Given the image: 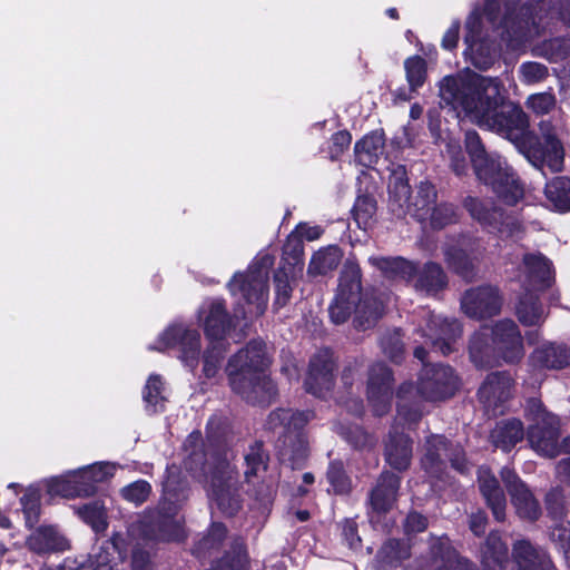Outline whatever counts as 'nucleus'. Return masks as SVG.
<instances>
[{
  "label": "nucleus",
  "mask_w": 570,
  "mask_h": 570,
  "mask_svg": "<svg viewBox=\"0 0 570 570\" xmlns=\"http://www.w3.org/2000/svg\"><path fill=\"white\" fill-rule=\"evenodd\" d=\"M503 90L498 78L471 71L445 76L439 82L442 105L513 142L523 141L527 156L534 166L547 165L552 173L560 171L564 150L557 126L550 120H542L539 124L540 137L528 135V116L520 106L504 104Z\"/></svg>",
  "instance_id": "obj_1"
},
{
  "label": "nucleus",
  "mask_w": 570,
  "mask_h": 570,
  "mask_svg": "<svg viewBox=\"0 0 570 570\" xmlns=\"http://www.w3.org/2000/svg\"><path fill=\"white\" fill-rule=\"evenodd\" d=\"M265 344L249 342L233 355L226 366L232 390L253 404H269L277 391L268 375Z\"/></svg>",
  "instance_id": "obj_2"
},
{
  "label": "nucleus",
  "mask_w": 570,
  "mask_h": 570,
  "mask_svg": "<svg viewBox=\"0 0 570 570\" xmlns=\"http://www.w3.org/2000/svg\"><path fill=\"white\" fill-rule=\"evenodd\" d=\"M124 535L127 538V550L131 547L132 570H151L150 553L140 548L142 544L181 541L186 537L183 521L177 517V507L168 502H163L157 511L145 513Z\"/></svg>",
  "instance_id": "obj_3"
},
{
  "label": "nucleus",
  "mask_w": 570,
  "mask_h": 570,
  "mask_svg": "<svg viewBox=\"0 0 570 570\" xmlns=\"http://www.w3.org/2000/svg\"><path fill=\"white\" fill-rule=\"evenodd\" d=\"M469 353L478 367L520 362L524 346L518 325L511 320H502L492 328L481 327L470 341Z\"/></svg>",
  "instance_id": "obj_4"
},
{
  "label": "nucleus",
  "mask_w": 570,
  "mask_h": 570,
  "mask_svg": "<svg viewBox=\"0 0 570 570\" xmlns=\"http://www.w3.org/2000/svg\"><path fill=\"white\" fill-rule=\"evenodd\" d=\"M458 377L450 366H425L417 387L411 383L400 386L397 392V415L407 423H415L422 416L421 400L440 401L454 394Z\"/></svg>",
  "instance_id": "obj_5"
},
{
  "label": "nucleus",
  "mask_w": 570,
  "mask_h": 570,
  "mask_svg": "<svg viewBox=\"0 0 570 570\" xmlns=\"http://www.w3.org/2000/svg\"><path fill=\"white\" fill-rule=\"evenodd\" d=\"M515 8L508 7L501 21L505 30L508 40L523 42L540 33V29L548 28L554 16L558 13L560 19L570 26V2L566 0L557 9L550 7V0H530L528 4L522 6L519 12Z\"/></svg>",
  "instance_id": "obj_6"
},
{
  "label": "nucleus",
  "mask_w": 570,
  "mask_h": 570,
  "mask_svg": "<svg viewBox=\"0 0 570 570\" xmlns=\"http://www.w3.org/2000/svg\"><path fill=\"white\" fill-rule=\"evenodd\" d=\"M274 256L265 254L246 273H239L229 282L232 295L239 296L244 305L235 309L234 317L259 316L268 302V275Z\"/></svg>",
  "instance_id": "obj_7"
},
{
  "label": "nucleus",
  "mask_w": 570,
  "mask_h": 570,
  "mask_svg": "<svg viewBox=\"0 0 570 570\" xmlns=\"http://www.w3.org/2000/svg\"><path fill=\"white\" fill-rule=\"evenodd\" d=\"M389 208L399 218L410 215L424 222L430 218L435 206L436 190L430 183H421L412 197L407 180L396 176L389 184Z\"/></svg>",
  "instance_id": "obj_8"
},
{
  "label": "nucleus",
  "mask_w": 570,
  "mask_h": 570,
  "mask_svg": "<svg viewBox=\"0 0 570 570\" xmlns=\"http://www.w3.org/2000/svg\"><path fill=\"white\" fill-rule=\"evenodd\" d=\"M311 412H294L292 410H277L269 414L267 426L269 430H281L284 433L283 448L279 451L282 461L299 465L308 454V444L301 432L312 419Z\"/></svg>",
  "instance_id": "obj_9"
},
{
  "label": "nucleus",
  "mask_w": 570,
  "mask_h": 570,
  "mask_svg": "<svg viewBox=\"0 0 570 570\" xmlns=\"http://www.w3.org/2000/svg\"><path fill=\"white\" fill-rule=\"evenodd\" d=\"M205 487L212 503L222 513L234 515L240 509L237 473L226 459L210 466Z\"/></svg>",
  "instance_id": "obj_10"
},
{
  "label": "nucleus",
  "mask_w": 570,
  "mask_h": 570,
  "mask_svg": "<svg viewBox=\"0 0 570 570\" xmlns=\"http://www.w3.org/2000/svg\"><path fill=\"white\" fill-rule=\"evenodd\" d=\"M527 417L532 422L528 431L531 448L541 455L554 458L560 450L557 445L559 432L558 419L548 413L539 400H530L527 405Z\"/></svg>",
  "instance_id": "obj_11"
},
{
  "label": "nucleus",
  "mask_w": 570,
  "mask_h": 570,
  "mask_svg": "<svg viewBox=\"0 0 570 570\" xmlns=\"http://www.w3.org/2000/svg\"><path fill=\"white\" fill-rule=\"evenodd\" d=\"M485 168L488 178H478L484 184L490 185L504 204L515 205L522 199V186L519 184L511 168L499 155L489 153V161Z\"/></svg>",
  "instance_id": "obj_12"
},
{
  "label": "nucleus",
  "mask_w": 570,
  "mask_h": 570,
  "mask_svg": "<svg viewBox=\"0 0 570 570\" xmlns=\"http://www.w3.org/2000/svg\"><path fill=\"white\" fill-rule=\"evenodd\" d=\"M392 373L381 363L374 364L368 374L367 400L375 415L386 414L392 400Z\"/></svg>",
  "instance_id": "obj_13"
},
{
  "label": "nucleus",
  "mask_w": 570,
  "mask_h": 570,
  "mask_svg": "<svg viewBox=\"0 0 570 570\" xmlns=\"http://www.w3.org/2000/svg\"><path fill=\"white\" fill-rule=\"evenodd\" d=\"M480 14L473 12L466 20L468 32L464 38L466 45L464 55L470 58L476 68L487 69L493 63L497 57V49L491 42L480 38Z\"/></svg>",
  "instance_id": "obj_14"
},
{
  "label": "nucleus",
  "mask_w": 570,
  "mask_h": 570,
  "mask_svg": "<svg viewBox=\"0 0 570 570\" xmlns=\"http://www.w3.org/2000/svg\"><path fill=\"white\" fill-rule=\"evenodd\" d=\"M461 308L465 315L476 320L497 315L501 308L498 289L484 286L466 291L461 299Z\"/></svg>",
  "instance_id": "obj_15"
},
{
  "label": "nucleus",
  "mask_w": 570,
  "mask_h": 570,
  "mask_svg": "<svg viewBox=\"0 0 570 570\" xmlns=\"http://www.w3.org/2000/svg\"><path fill=\"white\" fill-rule=\"evenodd\" d=\"M501 478L511 495L517 513L522 519L537 520L541 514L540 504L527 485L509 468L502 469Z\"/></svg>",
  "instance_id": "obj_16"
},
{
  "label": "nucleus",
  "mask_w": 570,
  "mask_h": 570,
  "mask_svg": "<svg viewBox=\"0 0 570 570\" xmlns=\"http://www.w3.org/2000/svg\"><path fill=\"white\" fill-rule=\"evenodd\" d=\"M546 509L554 521L551 538L559 543L567 560L570 562V522H563V518L570 513V505L566 507L564 497L560 489H552L546 495Z\"/></svg>",
  "instance_id": "obj_17"
},
{
  "label": "nucleus",
  "mask_w": 570,
  "mask_h": 570,
  "mask_svg": "<svg viewBox=\"0 0 570 570\" xmlns=\"http://www.w3.org/2000/svg\"><path fill=\"white\" fill-rule=\"evenodd\" d=\"M361 282L356 272L341 277L338 291L330 306V315L335 324L344 323L360 301Z\"/></svg>",
  "instance_id": "obj_18"
},
{
  "label": "nucleus",
  "mask_w": 570,
  "mask_h": 570,
  "mask_svg": "<svg viewBox=\"0 0 570 570\" xmlns=\"http://www.w3.org/2000/svg\"><path fill=\"white\" fill-rule=\"evenodd\" d=\"M170 347H178L183 360L194 365L199 354L200 336L196 331L180 324L171 325L160 335L158 350Z\"/></svg>",
  "instance_id": "obj_19"
},
{
  "label": "nucleus",
  "mask_w": 570,
  "mask_h": 570,
  "mask_svg": "<svg viewBox=\"0 0 570 570\" xmlns=\"http://www.w3.org/2000/svg\"><path fill=\"white\" fill-rule=\"evenodd\" d=\"M448 443L443 436L434 435L426 442V453L422 459V465L429 473H436L442 464V458L449 456L452 466L460 472L468 470L464 453L460 446H455L448 453Z\"/></svg>",
  "instance_id": "obj_20"
},
{
  "label": "nucleus",
  "mask_w": 570,
  "mask_h": 570,
  "mask_svg": "<svg viewBox=\"0 0 570 570\" xmlns=\"http://www.w3.org/2000/svg\"><path fill=\"white\" fill-rule=\"evenodd\" d=\"M335 362L330 351H321L311 360L308 375L305 381L307 392L323 396L334 382Z\"/></svg>",
  "instance_id": "obj_21"
},
{
  "label": "nucleus",
  "mask_w": 570,
  "mask_h": 570,
  "mask_svg": "<svg viewBox=\"0 0 570 570\" xmlns=\"http://www.w3.org/2000/svg\"><path fill=\"white\" fill-rule=\"evenodd\" d=\"M199 322L210 342L222 343L232 327V318L220 301L205 302L198 312Z\"/></svg>",
  "instance_id": "obj_22"
},
{
  "label": "nucleus",
  "mask_w": 570,
  "mask_h": 570,
  "mask_svg": "<svg viewBox=\"0 0 570 570\" xmlns=\"http://www.w3.org/2000/svg\"><path fill=\"white\" fill-rule=\"evenodd\" d=\"M511 570H557L550 556L528 540H519L512 548Z\"/></svg>",
  "instance_id": "obj_23"
},
{
  "label": "nucleus",
  "mask_w": 570,
  "mask_h": 570,
  "mask_svg": "<svg viewBox=\"0 0 570 570\" xmlns=\"http://www.w3.org/2000/svg\"><path fill=\"white\" fill-rule=\"evenodd\" d=\"M127 556V538L122 533H115L106 541L89 560L92 570H117L116 567Z\"/></svg>",
  "instance_id": "obj_24"
},
{
  "label": "nucleus",
  "mask_w": 570,
  "mask_h": 570,
  "mask_svg": "<svg viewBox=\"0 0 570 570\" xmlns=\"http://www.w3.org/2000/svg\"><path fill=\"white\" fill-rule=\"evenodd\" d=\"M428 331L433 348L440 351L443 355H448L453 351L452 344L462 333L461 326L456 321L441 320L435 316H432Z\"/></svg>",
  "instance_id": "obj_25"
},
{
  "label": "nucleus",
  "mask_w": 570,
  "mask_h": 570,
  "mask_svg": "<svg viewBox=\"0 0 570 570\" xmlns=\"http://www.w3.org/2000/svg\"><path fill=\"white\" fill-rule=\"evenodd\" d=\"M512 379L504 373H491L479 390L481 402L488 409H495L511 395Z\"/></svg>",
  "instance_id": "obj_26"
},
{
  "label": "nucleus",
  "mask_w": 570,
  "mask_h": 570,
  "mask_svg": "<svg viewBox=\"0 0 570 570\" xmlns=\"http://www.w3.org/2000/svg\"><path fill=\"white\" fill-rule=\"evenodd\" d=\"M523 266L527 279L535 289H543L553 281L552 262L543 254L535 252L523 256Z\"/></svg>",
  "instance_id": "obj_27"
},
{
  "label": "nucleus",
  "mask_w": 570,
  "mask_h": 570,
  "mask_svg": "<svg viewBox=\"0 0 570 570\" xmlns=\"http://www.w3.org/2000/svg\"><path fill=\"white\" fill-rule=\"evenodd\" d=\"M479 487L488 505L491 508L494 518L498 521H503L507 504L505 495L495 476L487 468H481L479 470Z\"/></svg>",
  "instance_id": "obj_28"
},
{
  "label": "nucleus",
  "mask_w": 570,
  "mask_h": 570,
  "mask_svg": "<svg viewBox=\"0 0 570 570\" xmlns=\"http://www.w3.org/2000/svg\"><path fill=\"white\" fill-rule=\"evenodd\" d=\"M480 255L479 246L473 247L465 242L460 247L449 248L445 252L449 265L465 279L473 277L475 262L479 261Z\"/></svg>",
  "instance_id": "obj_29"
},
{
  "label": "nucleus",
  "mask_w": 570,
  "mask_h": 570,
  "mask_svg": "<svg viewBox=\"0 0 570 570\" xmlns=\"http://www.w3.org/2000/svg\"><path fill=\"white\" fill-rule=\"evenodd\" d=\"M400 487V478L392 473H383L376 487L371 493V504L377 512L390 510L395 500Z\"/></svg>",
  "instance_id": "obj_30"
},
{
  "label": "nucleus",
  "mask_w": 570,
  "mask_h": 570,
  "mask_svg": "<svg viewBox=\"0 0 570 570\" xmlns=\"http://www.w3.org/2000/svg\"><path fill=\"white\" fill-rule=\"evenodd\" d=\"M28 547L38 554L63 551L68 541L53 527H42L36 530L28 539Z\"/></svg>",
  "instance_id": "obj_31"
},
{
  "label": "nucleus",
  "mask_w": 570,
  "mask_h": 570,
  "mask_svg": "<svg viewBox=\"0 0 570 570\" xmlns=\"http://www.w3.org/2000/svg\"><path fill=\"white\" fill-rule=\"evenodd\" d=\"M508 559V546L498 533H490L481 549L483 570H505Z\"/></svg>",
  "instance_id": "obj_32"
},
{
  "label": "nucleus",
  "mask_w": 570,
  "mask_h": 570,
  "mask_svg": "<svg viewBox=\"0 0 570 570\" xmlns=\"http://www.w3.org/2000/svg\"><path fill=\"white\" fill-rule=\"evenodd\" d=\"M462 205L471 218L483 226L497 227L499 218L502 217L501 209L497 208L489 199L466 196L463 199Z\"/></svg>",
  "instance_id": "obj_33"
},
{
  "label": "nucleus",
  "mask_w": 570,
  "mask_h": 570,
  "mask_svg": "<svg viewBox=\"0 0 570 570\" xmlns=\"http://www.w3.org/2000/svg\"><path fill=\"white\" fill-rule=\"evenodd\" d=\"M387 463L395 470H406L412 458L410 439L404 434H391L385 448Z\"/></svg>",
  "instance_id": "obj_34"
},
{
  "label": "nucleus",
  "mask_w": 570,
  "mask_h": 570,
  "mask_svg": "<svg viewBox=\"0 0 570 570\" xmlns=\"http://www.w3.org/2000/svg\"><path fill=\"white\" fill-rule=\"evenodd\" d=\"M530 360L537 367L562 368L570 362V352L562 345L547 344L537 348Z\"/></svg>",
  "instance_id": "obj_35"
},
{
  "label": "nucleus",
  "mask_w": 570,
  "mask_h": 570,
  "mask_svg": "<svg viewBox=\"0 0 570 570\" xmlns=\"http://www.w3.org/2000/svg\"><path fill=\"white\" fill-rule=\"evenodd\" d=\"M383 134L379 131L371 132L355 144V159L364 167H372L383 154Z\"/></svg>",
  "instance_id": "obj_36"
},
{
  "label": "nucleus",
  "mask_w": 570,
  "mask_h": 570,
  "mask_svg": "<svg viewBox=\"0 0 570 570\" xmlns=\"http://www.w3.org/2000/svg\"><path fill=\"white\" fill-rule=\"evenodd\" d=\"M524 436L523 425L520 420L502 421L491 432V440L495 448L509 451Z\"/></svg>",
  "instance_id": "obj_37"
},
{
  "label": "nucleus",
  "mask_w": 570,
  "mask_h": 570,
  "mask_svg": "<svg viewBox=\"0 0 570 570\" xmlns=\"http://www.w3.org/2000/svg\"><path fill=\"white\" fill-rule=\"evenodd\" d=\"M370 261L389 278L412 281L416 275V267L401 257H374Z\"/></svg>",
  "instance_id": "obj_38"
},
{
  "label": "nucleus",
  "mask_w": 570,
  "mask_h": 570,
  "mask_svg": "<svg viewBox=\"0 0 570 570\" xmlns=\"http://www.w3.org/2000/svg\"><path fill=\"white\" fill-rule=\"evenodd\" d=\"M75 483H80L77 472L68 478H55L48 482V492L50 495L63 498L89 497L94 494L92 484L76 485Z\"/></svg>",
  "instance_id": "obj_39"
},
{
  "label": "nucleus",
  "mask_w": 570,
  "mask_h": 570,
  "mask_svg": "<svg viewBox=\"0 0 570 570\" xmlns=\"http://www.w3.org/2000/svg\"><path fill=\"white\" fill-rule=\"evenodd\" d=\"M323 233L320 226H309L307 224H299L296 229L287 237L284 245V255H291L292 258L298 263L303 255L302 238L309 242L318 239Z\"/></svg>",
  "instance_id": "obj_40"
},
{
  "label": "nucleus",
  "mask_w": 570,
  "mask_h": 570,
  "mask_svg": "<svg viewBox=\"0 0 570 570\" xmlns=\"http://www.w3.org/2000/svg\"><path fill=\"white\" fill-rule=\"evenodd\" d=\"M342 259V253L337 246L321 248L311 258L308 274L312 276L325 275L334 271Z\"/></svg>",
  "instance_id": "obj_41"
},
{
  "label": "nucleus",
  "mask_w": 570,
  "mask_h": 570,
  "mask_svg": "<svg viewBox=\"0 0 570 570\" xmlns=\"http://www.w3.org/2000/svg\"><path fill=\"white\" fill-rule=\"evenodd\" d=\"M465 147L470 155L476 177L488 178L485 166L489 161V153L484 149L481 139L475 131L466 132Z\"/></svg>",
  "instance_id": "obj_42"
},
{
  "label": "nucleus",
  "mask_w": 570,
  "mask_h": 570,
  "mask_svg": "<svg viewBox=\"0 0 570 570\" xmlns=\"http://www.w3.org/2000/svg\"><path fill=\"white\" fill-rule=\"evenodd\" d=\"M445 286V275L442 268L433 263L426 264L419 273L414 283L417 291L434 293Z\"/></svg>",
  "instance_id": "obj_43"
},
{
  "label": "nucleus",
  "mask_w": 570,
  "mask_h": 570,
  "mask_svg": "<svg viewBox=\"0 0 570 570\" xmlns=\"http://www.w3.org/2000/svg\"><path fill=\"white\" fill-rule=\"evenodd\" d=\"M76 512L96 532H102L108 527L106 508L100 501H92L78 507Z\"/></svg>",
  "instance_id": "obj_44"
},
{
  "label": "nucleus",
  "mask_w": 570,
  "mask_h": 570,
  "mask_svg": "<svg viewBox=\"0 0 570 570\" xmlns=\"http://www.w3.org/2000/svg\"><path fill=\"white\" fill-rule=\"evenodd\" d=\"M546 195L558 210H570V181L558 178L547 184Z\"/></svg>",
  "instance_id": "obj_45"
},
{
  "label": "nucleus",
  "mask_w": 570,
  "mask_h": 570,
  "mask_svg": "<svg viewBox=\"0 0 570 570\" xmlns=\"http://www.w3.org/2000/svg\"><path fill=\"white\" fill-rule=\"evenodd\" d=\"M535 52L549 60H562L570 55V38H554L542 42Z\"/></svg>",
  "instance_id": "obj_46"
},
{
  "label": "nucleus",
  "mask_w": 570,
  "mask_h": 570,
  "mask_svg": "<svg viewBox=\"0 0 570 570\" xmlns=\"http://www.w3.org/2000/svg\"><path fill=\"white\" fill-rule=\"evenodd\" d=\"M406 80L411 90H416L423 86L426 79V62L420 56H413L404 61Z\"/></svg>",
  "instance_id": "obj_47"
},
{
  "label": "nucleus",
  "mask_w": 570,
  "mask_h": 570,
  "mask_svg": "<svg viewBox=\"0 0 570 570\" xmlns=\"http://www.w3.org/2000/svg\"><path fill=\"white\" fill-rule=\"evenodd\" d=\"M116 465L105 462L96 463L77 471L80 482L85 479H90L94 485V492L96 491V484L105 482L115 474Z\"/></svg>",
  "instance_id": "obj_48"
},
{
  "label": "nucleus",
  "mask_w": 570,
  "mask_h": 570,
  "mask_svg": "<svg viewBox=\"0 0 570 570\" xmlns=\"http://www.w3.org/2000/svg\"><path fill=\"white\" fill-rule=\"evenodd\" d=\"M166 397L164 395V384L158 375H150L144 391V401L147 406L153 407L154 412L163 409Z\"/></svg>",
  "instance_id": "obj_49"
},
{
  "label": "nucleus",
  "mask_w": 570,
  "mask_h": 570,
  "mask_svg": "<svg viewBox=\"0 0 570 570\" xmlns=\"http://www.w3.org/2000/svg\"><path fill=\"white\" fill-rule=\"evenodd\" d=\"M21 505L26 517V523L33 527L40 515V493L35 488H29L21 498Z\"/></svg>",
  "instance_id": "obj_50"
},
{
  "label": "nucleus",
  "mask_w": 570,
  "mask_h": 570,
  "mask_svg": "<svg viewBox=\"0 0 570 570\" xmlns=\"http://www.w3.org/2000/svg\"><path fill=\"white\" fill-rule=\"evenodd\" d=\"M517 313L522 324L531 326L537 325L543 320V311L537 301L525 298L520 301Z\"/></svg>",
  "instance_id": "obj_51"
},
{
  "label": "nucleus",
  "mask_w": 570,
  "mask_h": 570,
  "mask_svg": "<svg viewBox=\"0 0 570 570\" xmlns=\"http://www.w3.org/2000/svg\"><path fill=\"white\" fill-rule=\"evenodd\" d=\"M376 213V205L372 198L360 197L357 198L353 215L358 227L366 229L371 226L372 219Z\"/></svg>",
  "instance_id": "obj_52"
},
{
  "label": "nucleus",
  "mask_w": 570,
  "mask_h": 570,
  "mask_svg": "<svg viewBox=\"0 0 570 570\" xmlns=\"http://www.w3.org/2000/svg\"><path fill=\"white\" fill-rule=\"evenodd\" d=\"M327 479L335 493L344 494L351 489V481L345 475L343 464L341 462L331 463L327 471Z\"/></svg>",
  "instance_id": "obj_53"
},
{
  "label": "nucleus",
  "mask_w": 570,
  "mask_h": 570,
  "mask_svg": "<svg viewBox=\"0 0 570 570\" xmlns=\"http://www.w3.org/2000/svg\"><path fill=\"white\" fill-rule=\"evenodd\" d=\"M224 352L225 347L223 343L210 342V347L206 351L204 356V373L207 377H213L218 372Z\"/></svg>",
  "instance_id": "obj_54"
},
{
  "label": "nucleus",
  "mask_w": 570,
  "mask_h": 570,
  "mask_svg": "<svg viewBox=\"0 0 570 570\" xmlns=\"http://www.w3.org/2000/svg\"><path fill=\"white\" fill-rule=\"evenodd\" d=\"M456 210L452 204H440L434 206L429 220L435 228H442L456 220Z\"/></svg>",
  "instance_id": "obj_55"
},
{
  "label": "nucleus",
  "mask_w": 570,
  "mask_h": 570,
  "mask_svg": "<svg viewBox=\"0 0 570 570\" xmlns=\"http://www.w3.org/2000/svg\"><path fill=\"white\" fill-rule=\"evenodd\" d=\"M525 106L537 115H544L556 106V97L551 92H539L531 95Z\"/></svg>",
  "instance_id": "obj_56"
},
{
  "label": "nucleus",
  "mask_w": 570,
  "mask_h": 570,
  "mask_svg": "<svg viewBox=\"0 0 570 570\" xmlns=\"http://www.w3.org/2000/svg\"><path fill=\"white\" fill-rule=\"evenodd\" d=\"M289 273L286 267H281L275 274V303L279 306H284L291 297L292 287L289 284Z\"/></svg>",
  "instance_id": "obj_57"
},
{
  "label": "nucleus",
  "mask_w": 570,
  "mask_h": 570,
  "mask_svg": "<svg viewBox=\"0 0 570 570\" xmlns=\"http://www.w3.org/2000/svg\"><path fill=\"white\" fill-rule=\"evenodd\" d=\"M125 500L141 504L150 494V485L146 481H136L121 490Z\"/></svg>",
  "instance_id": "obj_58"
},
{
  "label": "nucleus",
  "mask_w": 570,
  "mask_h": 570,
  "mask_svg": "<svg viewBox=\"0 0 570 570\" xmlns=\"http://www.w3.org/2000/svg\"><path fill=\"white\" fill-rule=\"evenodd\" d=\"M520 73L523 82L535 83L548 76V69L539 62H525L520 67Z\"/></svg>",
  "instance_id": "obj_59"
},
{
  "label": "nucleus",
  "mask_w": 570,
  "mask_h": 570,
  "mask_svg": "<svg viewBox=\"0 0 570 570\" xmlns=\"http://www.w3.org/2000/svg\"><path fill=\"white\" fill-rule=\"evenodd\" d=\"M370 307L366 302H363L357 307V316L355 320L356 326L358 328L365 330L372 326L379 317L383 314V305L381 303H374L373 308L370 311L368 316L363 320V314H366V308Z\"/></svg>",
  "instance_id": "obj_60"
},
{
  "label": "nucleus",
  "mask_w": 570,
  "mask_h": 570,
  "mask_svg": "<svg viewBox=\"0 0 570 570\" xmlns=\"http://www.w3.org/2000/svg\"><path fill=\"white\" fill-rule=\"evenodd\" d=\"M247 563V554L243 546L237 544L234 549V554L224 558L219 568L220 570H246Z\"/></svg>",
  "instance_id": "obj_61"
},
{
  "label": "nucleus",
  "mask_w": 570,
  "mask_h": 570,
  "mask_svg": "<svg viewBox=\"0 0 570 570\" xmlns=\"http://www.w3.org/2000/svg\"><path fill=\"white\" fill-rule=\"evenodd\" d=\"M381 345L384 353L393 361H399V358L403 355V344L397 331H394L387 336H384L381 341Z\"/></svg>",
  "instance_id": "obj_62"
},
{
  "label": "nucleus",
  "mask_w": 570,
  "mask_h": 570,
  "mask_svg": "<svg viewBox=\"0 0 570 570\" xmlns=\"http://www.w3.org/2000/svg\"><path fill=\"white\" fill-rule=\"evenodd\" d=\"M502 235L509 237H519L523 233V225L520 220L511 216H503L499 218L498 226L495 227Z\"/></svg>",
  "instance_id": "obj_63"
},
{
  "label": "nucleus",
  "mask_w": 570,
  "mask_h": 570,
  "mask_svg": "<svg viewBox=\"0 0 570 570\" xmlns=\"http://www.w3.org/2000/svg\"><path fill=\"white\" fill-rule=\"evenodd\" d=\"M426 527L428 521L425 517L417 512L410 513L405 519L404 528L407 533L422 532L426 529Z\"/></svg>",
  "instance_id": "obj_64"
}]
</instances>
